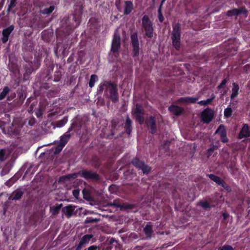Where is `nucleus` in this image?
I'll return each instance as SVG.
<instances>
[{"label": "nucleus", "mask_w": 250, "mask_h": 250, "mask_svg": "<svg viewBox=\"0 0 250 250\" xmlns=\"http://www.w3.org/2000/svg\"><path fill=\"white\" fill-rule=\"evenodd\" d=\"M181 24L176 23L173 26L171 33L172 45L176 50H179L181 45Z\"/></svg>", "instance_id": "obj_1"}, {"label": "nucleus", "mask_w": 250, "mask_h": 250, "mask_svg": "<svg viewBox=\"0 0 250 250\" xmlns=\"http://www.w3.org/2000/svg\"><path fill=\"white\" fill-rule=\"evenodd\" d=\"M142 26L145 30L146 36L149 38H152L154 34L153 24L146 15H145L142 18Z\"/></svg>", "instance_id": "obj_2"}, {"label": "nucleus", "mask_w": 250, "mask_h": 250, "mask_svg": "<svg viewBox=\"0 0 250 250\" xmlns=\"http://www.w3.org/2000/svg\"><path fill=\"white\" fill-rule=\"evenodd\" d=\"M131 164L136 168L141 169L144 174H147L151 170L150 167L145 164L144 162L141 161L137 157H135L132 160Z\"/></svg>", "instance_id": "obj_3"}, {"label": "nucleus", "mask_w": 250, "mask_h": 250, "mask_svg": "<svg viewBox=\"0 0 250 250\" xmlns=\"http://www.w3.org/2000/svg\"><path fill=\"white\" fill-rule=\"evenodd\" d=\"M80 176L86 180L98 181L100 180V176L97 172L86 169L80 171Z\"/></svg>", "instance_id": "obj_4"}, {"label": "nucleus", "mask_w": 250, "mask_h": 250, "mask_svg": "<svg viewBox=\"0 0 250 250\" xmlns=\"http://www.w3.org/2000/svg\"><path fill=\"white\" fill-rule=\"evenodd\" d=\"M214 111L211 108L208 107L204 109L201 114V119L204 123L209 124L213 119L214 117Z\"/></svg>", "instance_id": "obj_5"}, {"label": "nucleus", "mask_w": 250, "mask_h": 250, "mask_svg": "<svg viewBox=\"0 0 250 250\" xmlns=\"http://www.w3.org/2000/svg\"><path fill=\"white\" fill-rule=\"evenodd\" d=\"M131 44L133 47L132 56L133 57H137L139 54L140 46L139 40L136 33H133L131 36Z\"/></svg>", "instance_id": "obj_6"}, {"label": "nucleus", "mask_w": 250, "mask_h": 250, "mask_svg": "<svg viewBox=\"0 0 250 250\" xmlns=\"http://www.w3.org/2000/svg\"><path fill=\"white\" fill-rule=\"evenodd\" d=\"M135 115V119L140 125H142L145 120L144 117V110L142 106L138 104L136 105L134 111Z\"/></svg>", "instance_id": "obj_7"}, {"label": "nucleus", "mask_w": 250, "mask_h": 250, "mask_svg": "<svg viewBox=\"0 0 250 250\" xmlns=\"http://www.w3.org/2000/svg\"><path fill=\"white\" fill-rule=\"evenodd\" d=\"M120 47L121 37L119 33L117 31H115L112 42L111 52L114 53L117 52Z\"/></svg>", "instance_id": "obj_8"}, {"label": "nucleus", "mask_w": 250, "mask_h": 250, "mask_svg": "<svg viewBox=\"0 0 250 250\" xmlns=\"http://www.w3.org/2000/svg\"><path fill=\"white\" fill-rule=\"evenodd\" d=\"M16 201V191H14L8 197V200L2 206V214L5 215L9 208L12 206V204Z\"/></svg>", "instance_id": "obj_9"}, {"label": "nucleus", "mask_w": 250, "mask_h": 250, "mask_svg": "<svg viewBox=\"0 0 250 250\" xmlns=\"http://www.w3.org/2000/svg\"><path fill=\"white\" fill-rule=\"evenodd\" d=\"M146 124L147 128L150 129V133L154 134L157 132L156 121L155 118L152 116L146 120Z\"/></svg>", "instance_id": "obj_10"}, {"label": "nucleus", "mask_w": 250, "mask_h": 250, "mask_svg": "<svg viewBox=\"0 0 250 250\" xmlns=\"http://www.w3.org/2000/svg\"><path fill=\"white\" fill-rule=\"evenodd\" d=\"M110 99L113 103H116L119 100L117 85L112 83L109 88Z\"/></svg>", "instance_id": "obj_11"}, {"label": "nucleus", "mask_w": 250, "mask_h": 250, "mask_svg": "<svg viewBox=\"0 0 250 250\" xmlns=\"http://www.w3.org/2000/svg\"><path fill=\"white\" fill-rule=\"evenodd\" d=\"M114 207L115 208H120L121 210L126 209L128 208L131 209L133 208V205H121L120 203L119 199L114 200L113 203H108L105 207Z\"/></svg>", "instance_id": "obj_12"}, {"label": "nucleus", "mask_w": 250, "mask_h": 250, "mask_svg": "<svg viewBox=\"0 0 250 250\" xmlns=\"http://www.w3.org/2000/svg\"><path fill=\"white\" fill-rule=\"evenodd\" d=\"M14 29V25H10L3 29L2 32V38L1 41L3 43H5L7 42L9 37Z\"/></svg>", "instance_id": "obj_13"}, {"label": "nucleus", "mask_w": 250, "mask_h": 250, "mask_svg": "<svg viewBox=\"0 0 250 250\" xmlns=\"http://www.w3.org/2000/svg\"><path fill=\"white\" fill-rule=\"evenodd\" d=\"M248 13V10L245 7H241L239 8H233L227 11L226 15L229 17L233 16H238L240 14H246Z\"/></svg>", "instance_id": "obj_14"}, {"label": "nucleus", "mask_w": 250, "mask_h": 250, "mask_svg": "<svg viewBox=\"0 0 250 250\" xmlns=\"http://www.w3.org/2000/svg\"><path fill=\"white\" fill-rule=\"evenodd\" d=\"M93 237V235L92 234H86L83 236L80 240V241L75 250H81L85 244H88L89 242L90 239Z\"/></svg>", "instance_id": "obj_15"}, {"label": "nucleus", "mask_w": 250, "mask_h": 250, "mask_svg": "<svg viewBox=\"0 0 250 250\" xmlns=\"http://www.w3.org/2000/svg\"><path fill=\"white\" fill-rule=\"evenodd\" d=\"M198 100V97H186L180 98L178 101L180 103H185L187 104L196 103Z\"/></svg>", "instance_id": "obj_16"}, {"label": "nucleus", "mask_w": 250, "mask_h": 250, "mask_svg": "<svg viewBox=\"0 0 250 250\" xmlns=\"http://www.w3.org/2000/svg\"><path fill=\"white\" fill-rule=\"evenodd\" d=\"M124 15H127L131 13L133 10V4L131 1L126 0L125 1V5L124 7Z\"/></svg>", "instance_id": "obj_17"}, {"label": "nucleus", "mask_w": 250, "mask_h": 250, "mask_svg": "<svg viewBox=\"0 0 250 250\" xmlns=\"http://www.w3.org/2000/svg\"><path fill=\"white\" fill-rule=\"evenodd\" d=\"M250 136V131L249 130V126L247 124H244L243 128L239 133V138L242 139L243 138L248 137Z\"/></svg>", "instance_id": "obj_18"}, {"label": "nucleus", "mask_w": 250, "mask_h": 250, "mask_svg": "<svg viewBox=\"0 0 250 250\" xmlns=\"http://www.w3.org/2000/svg\"><path fill=\"white\" fill-rule=\"evenodd\" d=\"M169 110L174 115L179 116L184 111V109L177 105H172L168 108Z\"/></svg>", "instance_id": "obj_19"}, {"label": "nucleus", "mask_w": 250, "mask_h": 250, "mask_svg": "<svg viewBox=\"0 0 250 250\" xmlns=\"http://www.w3.org/2000/svg\"><path fill=\"white\" fill-rule=\"evenodd\" d=\"M75 206L72 205L67 206L62 209V212L67 216V218L70 217L74 210Z\"/></svg>", "instance_id": "obj_20"}, {"label": "nucleus", "mask_w": 250, "mask_h": 250, "mask_svg": "<svg viewBox=\"0 0 250 250\" xmlns=\"http://www.w3.org/2000/svg\"><path fill=\"white\" fill-rule=\"evenodd\" d=\"M132 121L129 117V116L127 115L126 116V120L125 123L124 128L125 130L126 133L128 135H130L132 129Z\"/></svg>", "instance_id": "obj_21"}, {"label": "nucleus", "mask_w": 250, "mask_h": 250, "mask_svg": "<svg viewBox=\"0 0 250 250\" xmlns=\"http://www.w3.org/2000/svg\"><path fill=\"white\" fill-rule=\"evenodd\" d=\"M26 87L21 86V91L18 92V96L19 100L18 102H17V104H21L23 101L24 100L26 95Z\"/></svg>", "instance_id": "obj_22"}, {"label": "nucleus", "mask_w": 250, "mask_h": 250, "mask_svg": "<svg viewBox=\"0 0 250 250\" xmlns=\"http://www.w3.org/2000/svg\"><path fill=\"white\" fill-rule=\"evenodd\" d=\"M68 121V116H66L63 118L60 121H56L53 123L54 128L56 127H61L63 126Z\"/></svg>", "instance_id": "obj_23"}, {"label": "nucleus", "mask_w": 250, "mask_h": 250, "mask_svg": "<svg viewBox=\"0 0 250 250\" xmlns=\"http://www.w3.org/2000/svg\"><path fill=\"white\" fill-rule=\"evenodd\" d=\"M71 137V134L66 132L63 135L60 137V140L59 143L64 146L66 144L68 141Z\"/></svg>", "instance_id": "obj_24"}, {"label": "nucleus", "mask_w": 250, "mask_h": 250, "mask_svg": "<svg viewBox=\"0 0 250 250\" xmlns=\"http://www.w3.org/2000/svg\"><path fill=\"white\" fill-rule=\"evenodd\" d=\"M239 87L237 84L235 83H233V87L232 88V93L230 95V99L231 100L233 99L235 97H236L238 94V90Z\"/></svg>", "instance_id": "obj_25"}, {"label": "nucleus", "mask_w": 250, "mask_h": 250, "mask_svg": "<svg viewBox=\"0 0 250 250\" xmlns=\"http://www.w3.org/2000/svg\"><path fill=\"white\" fill-rule=\"evenodd\" d=\"M112 83L110 81H104L103 83H101L99 86L98 89L97 90V93L100 94L104 90V86H109V88L110 87Z\"/></svg>", "instance_id": "obj_26"}, {"label": "nucleus", "mask_w": 250, "mask_h": 250, "mask_svg": "<svg viewBox=\"0 0 250 250\" xmlns=\"http://www.w3.org/2000/svg\"><path fill=\"white\" fill-rule=\"evenodd\" d=\"M215 134H219L220 137L227 134L225 126L223 124L220 125L215 131Z\"/></svg>", "instance_id": "obj_27"}, {"label": "nucleus", "mask_w": 250, "mask_h": 250, "mask_svg": "<svg viewBox=\"0 0 250 250\" xmlns=\"http://www.w3.org/2000/svg\"><path fill=\"white\" fill-rule=\"evenodd\" d=\"M144 231L147 236H150L153 232L152 227L150 225V223H148L144 229Z\"/></svg>", "instance_id": "obj_28"}, {"label": "nucleus", "mask_w": 250, "mask_h": 250, "mask_svg": "<svg viewBox=\"0 0 250 250\" xmlns=\"http://www.w3.org/2000/svg\"><path fill=\"white\" fill-rule=\"evenodd\" d=\"M9 92V88L7 86H5L2 90V91L0 93V100L4 99Z\"/></svg>", "instance_id": "obj_29"}, {"label": "nucleus", "mask_w": 250, "mask_h": 250, "mask_svg": "<svg viewBox=\"0 0 250 250\" xmlns=\"http://www.w3.org/2000/svg\"><path fill=\"white\" fill-rule=\"evenodd\" d=\"M55 9V6L53 5L50 6L48 8H45L41 10V13L43 15H49L53 12Z\"/></svg>", "instance_id": "obj_30"}, {"label": "nucleus", "mask_w": 250, "mask_h": 250, "mask_svg": "<svg viewBox=\"0 0 250 250\" xmlns=\"http://www.w3.org/2000/svg\"><path fill=\"white\" fill-rule=\"evenodd\" d=\"M97 80L98 76L96 75H91L89 82V87L91 88L93 87L95 83L97 81Z\"/></svg>", "instance_id": "obj_31"}, {"label": "nucleus", "mask_w": 250, "mask_h": 250, "mask_svg": "<svg viewBox=\"0 0 250 250\" xmlns=\"http://www.w3.org/2000/svg\"><path fill=\"white\" fill-rule=\"evenodd\" d=\"M224 116L228 118L230 117L232 114V110L231 107L228 106L224 110Z\"/></svg>", "instance_id": "obj_32"}, {"label": "nucleus", "mask_w": 250, "mask_h": 250, "mask_svg": "<svg viewBox=\"0 0 250 250\" xmlns=\"http://www.w3.org/2000/svg\"><path fill=\"white\" fill-rule=\"evenodd\" d=\"M207 175L211 180L215 182L217 184L219 183L220 180L221 179L220 177L217 176L213 174H208Z\"/></svg>", "instance_id": "obj_33"}, {"label": "nucleus", "mask_w": 250, "mask_h": 250, "mask_svg": "<svg viewBox=\"0 0 250 250\" xmlns=\"http://www.w3.org/2000/svg\"><path fill=\"white\" fill-rule=\"evenodd\" d=\"M207 175L211 180L215 182L217 184L219 183L220 180L221 179L220 177L217 176L213 174H208Z\"/></svg>", "instance_id": "obj_34"}, {"label": "nucleus", "mask_w": 250, "mask_h": 250, "mask_svg": "<svg viewBox=\"0 0 250 250\" xmlns=\"http://www.w3.org/2000/svg\"><path fill=\"white\" fill-rule=\"evenodd\" d=\"M163 5L160 4L158 10V18L160 22H163L164 21V17L162 12V7Z\"/></svg>", "instance_id": "obj_35"}, {"label": "nucleus", "mask_w": 250, "mask_h": 250, "mask_svg": "<svg viewBox=\"0 0 250 250\" xmlns=\"http://www.w3.org/2000/svg\"><path fill=\"white\" fill-rule=\"evenodd\" d=\"M218 185L221 186L222 187H223L224 189H226L228 191H230L231 190L230 188L222 179L220 180Z\"/></svg>", "instance_id": "obj_36"}, {"label": "nucleus", "mask_w": 250, "mask_h": 250, "mask_svg": "<svg viewBox=\"0 0 250 250\" xmlns=\"http://www.w3.org/2000/svg\"><path fill=\"white\" fill-rule=\"evenodd\" d=\"M25 122L22 119H17V127H21L23 126V125H24ZM17 135L19 134L18 130L17 128Z\"/></svg>", "instance_id": "obj_37"}, {"label": "nucleus", "mask_w": 250, "mask_h": 250, "mask_svg": "<svg viewBox=\"0 0 250 250\" xmlns=\"http://www.w3.org/2000/svg\"><path fill=\"white\" fill-rule=\"evenodd\" d=\"M100 219L97 218H91L87 217L84 221V224H88V223H98L100 221Z\"/></svg>", "instance_id": "obj_38"}, {"label": "nucleus", "mask_w": 250, "mask_h": 250, "mask_svg": "<svg viewBox=\"0 0 250 250\" xmlns=\"http://www.w3.org/2000/svg\"><path fill=\"white\" fill-rule=\"evenodd\" d=\"M214 97H213L211 98L208 99L204 101H201L200 102H198V104L202 105H206L208 104H209L212 100L214 99Z\"/></svg>", "instance_id": "obj_39"}, {"label": "nucleus", "mask_w": 250, "mask_h": 250, "mask_svg": "<svg viewBox=\"0 0 250 250\" xmlns=\"http://www.w3.org/2000/svg\"><path fill=\"white\" fill-rule=\"evenodd\" d=\"M62 204H61L56 207H53L52 208V213L54 214H57L59 212L61 208H62Z\"/></svg>", "instance_id": "obj_40"}, {"label": "nucleus", "mask_w": 250, "mask_h": 250, "mask_svg": "<svg viewBox=\"0 0 250 250\" xmlns=\"http://www.w3.org/2000/svg\"><path fill=\"white\" fill-rule=\"evenodd\" d=\"M16 174H15L11 179L8 180L6 183L5 185L8 187H11L16 182Z\"/></svg>", "instance_id": "obj_41"}, {"label": "nucleus", "mask_w": 250, "mask_h": 250, "mask_svg": "<svg viewBox=\"0 0 250 250\" xmlns=\"http://www.w3.org/2000/svg\"><path fill=\"white\" fill-rule=\"evenodd\" d=\"M111 127L114 129L117 130V126L119 123V120L118 119H112L111 122Z\"/></svg>", "instance_id": "obj_42"}, {"label": "nucleus", "mask_w": 250, "mask_h": 250, "mask_svg": "<svg viewBox=\"0 0 250 250\" xmlns=\"http://www.w3.org/2000/svg\"><path fill=\"white\" fill-rule=\"evenodd\" d=\"M16 6V0H11L10 4L8 5V7L7 9V13L8 14L11 11L12 7Z\"/></svg>", "instance_id": "obj_43"}, {"label": "nucleus", "mask_w": 250, "mask_h": 250, "mask_svg": "<svg viewBox=\"0 0 250 250\" xmlns=\"http://www.w3.org/2000/svg\"><path fill=\"white\" fill-rule=\"evenodd\" d=\"M218 148V146H216V145H212V146H211L208 150V157L209 156H210L212 153L213 152V151L217 149Z\"/></svg>", "instance_id": "obj_44"}, {"label": "nucleus", "mask_w": 250, "mask_h": 250, "mask_svg": "<svg viewBox=\"0 0 250 250\" xmlns=\"http://www.w3.org/2000/svg\"><path fill=\"white\" fill-rule=\"evenodd\" d=\"M5 159V149H1L0 150V160L1 161H3Z\"/></svg>", "instance_id": "obj_45"}, {"label": "nucleus", "mask_w": 250, "mask_h": 250, "mask_svg": "<svg viewBox=\"0 0 250 250\" xmlns=\"http://www.w3.org/2000/svg\"><path fill=\"white\" fill-rule=\"evenodd\" d=\"M64 147L63 146L61 145V144H59V145L56 146L55 151H54V154H57L59 153L62 150V149L63 147Z\"/></svg>", "instance_id": "obj_46"}, {"label": "nucleus", "mask_w": 250, "mask_h": 250, "mask_svg": "<svg viewBox=\"0 0 250 250\" xmlns=\"http://www.w3.org/2000/svg\"><path fill=\"white\" fill-rule=\"evenodd\" d=\"M74 9L77 11V14H81L83 7L81 4H77L75 5Z\"/></svg>", "instance_id": "obj_47"}, {"label": "nucleus", "mask_w": 250, "mask_h": 250, "mask_svg": "<svg viewBox=\"0 0 250 250\" xmlns=\"http://www.w3.org/2000/svg\"><path fill=\"white\" fill-rule=\"evenodd\" d=\"M171 143L170 141H167L164 142L163 145H162V147L164 149H165V151H167L169 150V146Z\"/></svg>", "instance_id": "obj_48"}, {"label": "nucleus", "mask_w": 250, "mask_h": 250, "mask_svg": "<svg viewBox=\"0 0 250 250\" xmlns=\"http://www.w3.org/2000/svg\"><path fill=\"white\" fill-rule=\"evenodd\" d=\"M61 72L60 71H56L55 72V74L54 75V81L58 82L60 81L61 78Z\"/></svg>", "instance_id": "obj_49"}, {"label": "nucleus", "mask_w": 250, "mask_h": 250, "mask_svg": "<svg viewBox=\"0 0 250 250\" xmlns=\"http://www.w3.org/2000/svg\"><path fill=\"white\" fill-rule=\"evenodd\" d=\"M200 205L204 209H207L208 208H210V204L206 201L204 202H201Z\"/></svg>", "instance_id": "obj_50"}, {"label": "nucleus", "mask_w": 250, "mask_h": 250, "mask_svg": "<svg viewBox=\"0 0 250 250\" xmlns=\"http://www.w3.org/2000/svg\"><path fill=\"white\" fill-rule=\"evenodd\" d=\"M237 47H234V44H231L226 47V50L229 52H231L232 50L234 51H237Z\"/></svg>", "instance_id": "obj_51"}, {"label": "nucleus", "mask_w": 250, "mask_h": 250, "mask_svg": "<svg viewBox=\"0 0 250 250\" xmlns=\"http://www.w3.org/2000/svg\"><path fill=\"white\" fill-rule=\"evenodd\" d=\"M83 198L87 201H89L90 199V197L89 196L88 192L86 190H83Z\"/></svg>", "instance_id": "obj_52"}, {"label": "nucleus", "mask_w": 250, "mask_h": 250, "mask_svg": "<svg viewBox=\"0 0 250 250\" xmlns=\"http://www.w3.org/2000/svg\"><path fill=\"white\" fill-rule=\"evenodd\" d=\"M78 176H80V171L68 174L71 180L76 179Z\"/></svg>", "instance_id": "obj_53"}, {"label": "nucleus", "mask_w": 250, "mask_h": 250, "mask_svg": "<svg viewBox=\"0 0 250 250\" xmlns=\"http://www.w3.org/2000/svg\"><path fill=\"white\" fill-rule=\"evenodd\" d=\"M218 250H233L232 247L230 245H224L220 247Z\"/></svg>", "instance_id": "obj_54"}, {"label": "nucleus", "mask_w": 250, "mask_h": 250, "mask_svg": "<svg viewBox=\"0 0 250 250\" xmlns=\"http://www.w3.org/2000/svg\"><path fill=\"white\" fill-rule=\"evenodd\" d=\"M23 194V191L21 190V189H17V200H19L21 198V196Z\"/></svg>", "instance_id": "obj_55"}, {"label": "nucleus", "mask_w": 250, "mask_h": 250, "mask_svg": "<svg viewBox=\"0 0 250 250\" xmlns=\"http://www.w3.org/2000/svg\"><path fill=\"white\" fill-rule=\"evenodd\" d=\"M227 83V80L226 79H224L222 81V82L221 83L218 85L217 86V88L218 89H221L226 84V83Z\"/></svg>", "instance_id": "obj_56"}, {"label": "nucleus", "mask_w": 250, "mask_h": 250, "mask_svg": "<svg viewBox=\"0 0 250 250\" xmlns=\"http://www.w3.org/2000/svg\"><path fill=\"white\" fill-rule=\"evenodd\" d=\"M84 250H100V248L99 246L96 245H92L89 247L87 249Z\"/></svg>", "instance_id": "obj_57"}, {"label": "nucleus", "mask_w": 250, "mask_h": 250, "mask_svg": "<svg viewBox=\"0 0 250 250\" xmlns=\"http://www.w3.org/2000/svg\"><path fill=\"white\" fill-rule=\"evenodd\" d=\"M80 190L78 189H74L72 191L73 195L76 198H78Z\"/></svg>", "instance_id": "obj_58"}, {"label": "nucleus", "mask_w": 250, "mask_h": 250, "mask_svg": "<svg viewBox=\"0 0 250 250\" xmlns=\"http://www.w3.org/2000/svg\"><path fill=\"white\" fill-rule=\"evenodd\" d=\"M77 125V123L76 122H73L71 125V126H70V127L68 128V131H67V133H68V132H71L73 129L75 127V126Z\"/></svg>", "instance_id": "obj_59"}, {"label": "nucleus", "mask_w": 250, "mask_h": 250, "mask_svg": "<svg viewBox=\"0 0 250 250\" xmlns=\"http://www.w3.org/2000/svg\"><path fill=\"white\" fill-rule=\"evenodd\" d=\"M237 101L233 102H231L229 103V106L231 108L232 107L233 108H236L237 107Z\"/></svg>", "instance_id": "obj_60"}, {"label": "nucleus", "mask_w": 250, "mask_h": 250, "mask_svg": "<svg viewBox=\"0 0 250 250\" xmlns=\"http://www.w3.org/2000/svg\"><path fill=\"white\" fill-rule=\"evenodd\" d=\"M221 138V141L223 143H227L228 142V139L227 137V134L222 136L220 137Z\"/></svg>", "instance_id": "obj_61"}, {"label": "nucleus", "mask_w": 250, "mask_h": 250, "mask_svg": "<svg viewBox=\"0 0 250 250\" xmlns=\"http://www.w3.org/2000/svg\"><path fill=\"white\" fill-rule=\"evenodd\" d=\"M28 64L29 65V67H28L26 69V72L27 73H31L33 71V68L31 66V63H29Z\"/></svg>", "instance_id": "obj_62"}, {"label": "nucleus", "mask_w": 250, "mask_h": 250, "mask_svg": "<svg viewBox=\"0 0 250 250\" xmlns=\"http://www.w3.org/2000/svg\"><path fill=\"white\" fill-rule=\"evenodd\" d=\"M66 182L65 176H62L59 178V182L65 183Z\"/></svg>", "instance_id": "obj_63"}, {"label": "nucleus", "mask_w": 250, "mask_h": 250, "mask_svg": "<svg viewBox=\"0 0 250 250\" xmlns=\"http://www.w3.org/2000/svg\"><path fill=\"white\" fill-rule=\"evenodd\" d=\"M56 93H57V92H56V91L52 90H50L48 91V92L47 93V95L48 96H52L55 95Z\"/></svg>", "instance_id": "obj_64"}]
</instances>
